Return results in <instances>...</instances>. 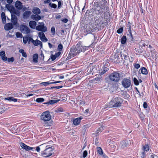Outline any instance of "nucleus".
Masks as SVG:
<instances>
[{
  "instance_id": "7ed1b4c3",
  "label": "nucleus",
  "mask_w": 158,
  "mask_h": 158,
  "mask_svg": "<svg viewBox=\"0 0 158 158\" xmlns=\"http://www.w3.org/2000/svg\"><path fill=\"white\" fill-rule=\"evenodd\" d=\"M123 102L122 99L119 97H116L113 98L109 103V106L110 107H119Z\"/></svg>"
},
{
  "instance_id": "bf43d9fd",
  "label": "nucleus",
  "mask_w": 158,
  "mask_h": 158,
  "mask_svg": "<svg viewBox=\"0 0 158 158\" xmlns=\"http://www.w3.org/2000/svg\"><path fill=\"white\" fill-rule=\"evenodd\" d=\"M62 5V2L60 1L58 2V8L59 9L60 8L61 6Z\"/></svg>"
},
{
  "instance_id": "423d86ee",
  "label": "nucleus",
  "mask_w": 158,
  "mask_h": 158,
  "mask_svg": "<svg viewBox=\"0 0 158 158\" xmlns=\"http://www.w3.org/2000/svg\"><path fill=\"white\" fill-rule=\"evenodd\" d=\"M40 24L36 27V29L37 30L41 31V32H45L47 30V27L44 26V22L39 23Z\"/></svg>"
},
{
  "instance_id": "7c9ffc66",
  "label": "nucleus",
  "mask_w": 158,
  "mask_h": 158,
  "mask_svg": "<svg viewBox=\"0 0 158 158\" xmlns=\"http://www.w3.org/2000/svg\"><path fill=\"white\" fill-rule=\"evenodd\" d=\"M127 41L126 37L125 36H123L121 38V43L122 44H124Z\"/></svg>"
},
{
  "instance_id": "1a4fd4ad",
  "label": "nucleus",
  "mask_w": 158,
  "mask_h": 158,
  "mask_svg": "<svg viewBox=\"0 0 158 158\" xmlns=\"http://www.w3.org/2000/svg\"><path fill=\"white\" fill-rule=\"evenodd\" d=\"M131 81L130 80L127 79H124L122 81V85L125 88L129 87L131 85Z\"/></svg>"
},
{
  "instance_id": "4c0bfd02",
  "label": "nucleus",
  "mask_w": 158,
  "mask_h": 158,
  "mask_svg": "<svg viewBox=\"0 0 158 158\" xmlns=\"http://www.w3.org/2000/svg\"><path fill=\"white\" fill-rule=\"evenodd\" d=\"M151 56L153 59H156L157 58V55L156 52H154L152 53Z\"/></svg>"
},
{
  "instance_id": "052dcab7",
  "label": "nucleus",
  "mask_w": 158,
  "mask_h": 158,
  "mask_svg": "<svg viewBox=\"0 0 158 158\" xmlns=\"http://www.w3.org/2000/svg\"><path fill=\"white\" fill-rule=\"evenodd\" d=\"M145 43H142V45L144 47H145L146 46H148V43L147 41H145Z\"/></svg>"
},
{
  "instance_id": "6ab92c4d",
  "label": "nucleus",
  "mask_w": 158,
  "mask_h": 158,
  "mask_svg": "<svg viewBox=\"0 0 158 158\" xmlns=\"http://www.w3.org/2000/svg\"><path fill=\"white\" fill-rule=\"evenodd\" d=\"M131 23L129 22L127 24V29H128V31L129 32V34H128V35H130L131 38L132 37V35L131 34Z\"/></svg>"
},
{
  "instance_id": "8fccbe9b",
  "label": "nucleus",
  "mask_w": 158,
  "mask_h": 158,
  "mask_svg": "<svg viewBox=\"0 0 158 158\" xmlns=\"http://www.w3.org/2000/svg\"><path fill=\"white\" fill-rule=\"evenodd\" d=\"M50 83V82H42L41 83V84L43 85H44V86H46L49 84H51Z\"/></svg>"
},
{
  "instance_id": "ea45409f",
  "label": "nucleus",
  "mask_w": 158,
  "mask_h": 158,
  "mask_svg": "<svg viewBox=\"0 0 158 158\" xmlns=\"http://www.w3.org/2000/svg\"><path fill=\"white\" fill-rule=\"evenodd\" d=\"M44 101V99L43 98H38L36 100V101L38 102H41Z\"/></svg>"
},
{
  "instance_id": "09e8293b",
  "label": "nucleus",
  "mask_w": 158,
  "mask_h": 158,
  "mask_svg": "<svg viewBox=\"0 0 158 158\" xmlns=\"http://www.w3.org/2000/svg\"><path fill=\"white\" fill-rule=\"evenodd\" d=\"M49 5L52 8H56L57 7L56 5L55 4L50 3Z\"/></svg>"
},
{
  "instance_id": "c756f323",
  "label": "nucleus",
  "mask_w": 158,
  "mask_h": 158,
  "mask_svg": "<svg viewBox=\"0 0 158 158\" xmlns=\"http://www.w3.org/2000/svg\"><path fill=\"white\" fill-rule=\"evenodd\" d=\"M102 81V79L100 78H97L94 79L93 81L94 83H99Z\"/></svg>"
},
{
  "instance_id": "39448f33",
  "label": "nucleus",
  "mask_w": 158,
  "mask_h": 158,
  "mask_svg": "<svg viewBox=\"0 0 158 158\" xmlns=\"http://www.w3.org/2000/svg\"><path fill=\"white\" fill-rule=\"evenodd\" d=\"M121 74L117 72H115L111 73L109 76L110 80L115 82L118 81L120 80Z\"/></svg>"
},
{
  "instance_id": "bb28decb",
  "label": "nucleus",
  "mask_w": 158,
  "mask_h": 158,
  "mask_svg": "<svg viewBox=\"0 0 158 158\" xmlns=\"http://www.w3.org/2000/svg\"><path fill=\"white\" fill-rule=\"evenodd\" d=\"M36 23L35 21H30V28L35 29L36 27Z\"/></svg>"
},
{
  "instance_id": "37998d69",
  "label": "nucleus",
  "mask_w": 158,
  "mask_h": 158,
  "mask_svg": "<svg viewBox=\"0 0 158 158\" xmlns=\"http://www.w3.org/2000/svg\"><path fill=\"white\" fill-rule=\"evenodd\" d=\"M51 32L53 36L55 34V29L54 27H52L51 28Z\"/></svg>"
},
{
  "instance_id": "f8f14e48",
  "label": "nucleus",
  "mask_w": 158,
  "mask_h": 158,
  "mask_svg": "<svg viewBox=\"0 0 158 158\" xmlns=\"http://www.w3.org/2000/svg\"><path fill=\"white\" fill-rule=\"evenodd\" d=\"M4 29L6 31H8L12 29L13 27V25L11 23H7L5 25Z\"/></svg>"
},
{
  "instance_id": "864d4df0",
  "label": "nucleus",
  "mask_w": 158,
  "mask_h": 158,
  "mask_svg": "<svg viewBox=\"0 0 158 158\" xmlns=\"http://www.w3.org/2000/svg\"><path fill=\"white\" fill-rule=\"evenodd\" d=\"M123 27H121L118 29L117 31V32L118 34L121 33L123 31Z\"/></svg>"
},
{
  "instance_id": "f3484780",
  "label": "nucleus",
  "mask_w": 158,
  "mask_h": 158,
  "mask_svg": "<svg viewBox=\"0 0 158 158\" xmlns=\"http://www.w3.org/2000/svg\"><path fill=\"white\" fill-rule=\"evenodd\" d=\"M0 56L4 62H6L7 60V57L5 56V52L4 51H2L0 52Z\"/></svg>"
},
{
  "instance_id": "0eeeda50",
  "label": "nucleus",
  "mask_w": 158,
  "mask_h": 158,
  "mask_svg": "<svg viewBox=\"0 0 158 158\" xmlns=\"http://www.w3.org/2000/svg\"><path fill=\"white\" fill-rule=\"evenodd\" d=\"M107 1L106 0H102L99 3L98 6H97L98 8H99L98 10H100V11L103 12V10L105 8V6L107 3Z\"/></svg>"
},
{
  "instance_id": "5701e85b",
  "label": "nucleus",
  "mask_w": 158,
  "mask_h": 158,
  "mask_svg": "<svg viewBox=\"0 0 158 158\" xmlns=\"http://www.w3.org/2000/svg\"><path fill=\"white\" fill-rule=\"evenodd\" d=\"M4 100H8L9 102H16L17 101V99L11 97L5 98H4Z\"/></svg>"
},
{
  "instance_id": "13d9d810",
  "label": "nucleus",
  "mask_w": 158,
  "mask_h": 158,
  "mask_svg": "<svg viewBox=\"0 0 158 158\" xmlns=\"http://www.w3.org/2000/svg\"><path fill=\"white\" fill-rule=\"evenodd\" d=\"M148 105L147 103L145 102H144L143 104V107L144 108H147Z\"/></svg>"
},
{
  "instance_id": "4d7b16f0",
  "label": "nucleus",
  "mask_w": 158,
  "mask_h": 158,
  "mask_svg": "<svg viewBox=\"0 0 158 158\" xmlns=\"http://www.w3.org/2000/svg\"><path fill=\"white\" fill-rule=\"evenodd\" d=\"M93 64H90V65L88 66L87 67V68L88 69H93L94 68H96V67L93 68Z\"/></svg>"
},
{
  "instance_id": "a18cd8bd",
  "label": "nucleus",
  "mask_w": 158,
  "mask_h": 158,
  "mask_svg": "<svg viewBox=\"0 0 158 158\" xmlns=\"http://www.w3.org/2000/svg\"><path fill=\"white\" fill-rule=\"evenodd\" d=\"M63 48V45L60 44L58 45L57 49L60 51H61L62 50Z\"/></svg>"
},
{
  "instance_id": "4be33fe9",
  "label": "nucleus",
  "mask_w": 158,
  "mask_h": 158,
  "mask_svg": "<svg viewBox=\"0 0 158 158\" xmlns=\"http://www.w3.org/2000/svg\"><path fill=\"white\" fill-rule=\"evenodd\" d=\"M31 19L35 21H38L41 19L40 16L37 15H32L31 16Z\"/></svg>"
},
{
  "instance_id": "e433bc0d",
  "label": "nucleus",
  "mask_w": 158,
  "mask_h": 158,
  "mask_svg": "<svg viewBox=\"0 0 158 158\" xmlns=\"http://www.w3.org/2000/svg\"><path fill=\"white\" fill-rule=\"evenodd\" d=\"M6 109L7 108H5L4 106H1L0 107V113H3Z\"/></svg>"
},
{
  "instance_id": "3c124183",
  "label": "nucleus",
  "mask_w": 158,
  "mask_h": 158,
  "mask_svg": "<svg viewBox=\"0 0 158 158\" xmlns=\"http://www.w3.org/2000/svg\"><path fill=\"white\" fill-rule=\"evenodd\" d=\"M134 67L136 69H138L140 67V65L139 64L135 63L133 64Z\"/></svg>"
},
{
  "instance_id": "dca6fc26",
  "label": "nucleus",
  "mask_w": 158,
  "mask_h": 158,
  "mask_svg": "<svg viewBox=\"0 0 158 158\" xmlns=\"http://www.w3.org/2000/svg\"><path fill=\"white\" fill-rule=\"evenodd\" d=\"M15 6L16 8L18 10H21L23 8V5L22 3L19 1H16Z\"/></svg>"
},
{
  "instance_id": "c9c22d12",
  "label": "nucleus",
  "mask_w": 158,
  "mask_h": 158,
  "mask_svg": "<svg viewBox=\"0 0 158 158\" xmlns=\"http://www.w3.org/2000/svg\"><path fill=\"white\" fill-rule=\"evenodd\" d=\"M60 100L59 99H53L50 100L49 102V103L51 104L59 102Z\"/></svg>"
},
{
  "instance_id": "473e14b6",
  "label": "nucleus",
  "mask_w": 158,
  "mask_h": 158,
  "mask_svg": "<svg viewBox=\"0 0 158 158\" xmlns=\"http://www.w3.org/2000/svg\"><path fill=\"white\" fill-rule=\"evenodd\" d=\"M97 149L98 153L99 155H102L103 154V152L101 148L100 147H98Z\"/></svg>"
},
{
  "instance_id": "49530a36",
  "label": "nucleus",
  "mask_w": 158,
  "mask_h": 158,
  "mask_svg": "<svg viewBox=\"0 0 158 158\" xmlns=\"http://www.w3.org/2000/svg\"><path fill=\"white\" fill-rule=\"evenodd\" d=\"M16 36L17 38H22V34L19 32H17L16 34Z\"/></svg>"
},
{
  "instance_id": "a211bd4d",
  "label": "nucleus",
  "mask_w": 158,
  "mask_h": 158,
  "mask_svg": "<svg viewBox=\"0 0 158 158\" xmlns=\"http://www.w3.org/2000/svg\"><path fill=\"white\" fill-rule=\"evenodd\" d=\"M38 56L37 54H35L33 56V59L31 62L33 63H36L38 62Z\"/></svg>"
},
{
  "instance_id": "9d476101",
  "label": "nucleus",
  "mask_w": 158,
  "mask_h": 158,
  "mask_svg": "<svg viewBox=\"0 0 158 158\" xmlns=\"http://www.w3.org/2000/svg\"><path fill=\"white\" fill-rule=\"evenodd\" d=\"M38 36L41 40L44 42H46L48 41L46 37L44 34L43 32H39Z\"/></svg>"
},
{
  "instance_id": "b1692460",
  "label": "nucleus",
  "mask_w": 158,
  "mask_h": 158,
  "mask_svg": "<svg viewBox=\"0 0 158 158\" xmlns=\"http://www.w3.org/2000/svg\"><path fill=\"white\" fill-rule=\"evenodd\" d=\"M32 12L34 14H35L36 15H38V14H39L40 13V9L39 8L36 7H34L33 9V10H32Z\"/></svg>"
},
{
  "instance_id": "58836bf2",
  "label": "nucleus",
  "mask_w": 158,
  "mask_h": 158,
  "mask_svg": "<svg viewBox=\"0 0 158 158\" xmlns=\"http://www.w3.org/2000/svg\"><path fill=\"white\" fill-rule=\"evenodd\" d=\"M23 42L24 44H26L28 41V43L29 44L30 40H28V38L27 37H24L23 38Z\"/></svg>"
},
{
  "instance_id": "72a5a7b5",
  "label": "nucleus",
  "mask_w": 158,
  "mask_h": 158,
  "mask_svg": "<svg viewBox=\"0 0 158 158\" xmlns=\"http://www.w3.org/2000/svg\"><path fill=\"white\" fill-rule=\"evenodd\" d=\"M149 150V147L148 145H145L143 147V150L144 151L147 152Z\"/></svg>"
},
{
  "instance_id": "603ef678",
  "label": "nucleus",
  "mask_w": 158,
  "mask_h": 158,
  "mask_svg": "<svg viewBox=\"0 0 158 158\" xmlns=\"http://www.w3.org/2000/svg\"><path fill=\"white\" fill-rule=\"evenodd\" d=\"M141 72L143 74H147L148 73L147 70H141Z\"/></svg>"
},
{
  "instance_id": "6e6d98bb",
  "label": "nucleus",
  "mask_w": 158,
  "mask_h": 158,
  "mask_svg": "<svg viewBox=\"0 0 158 158\" xmlns=\"http://www.w3.org/2000/svg\"><path fill=\"white\" fill-rule=\"evenodd\" d=\"M87 152L86 151H84L83 154V158H85L86 156H87Z\"/></svg>"
},
{
  "instance_id": "a19ab883",
  "label": "nucleus",
  "mask_w": 158,
  "mask_h": 158,
  "mask_svg": "<svg viewBox=\"0 0 158 158\" xmlns=\"http://www.w3.org/2000/svg\"><path fill=\"white\" fill-rule=\"evenodd\" d=\"M63 111V108L61 107L58 108L55 110V111L57 113L62 112Z\"/></svg>"
},
{
  "instance_id": "c85d7f7f",
  "label": "nucleus",
  "mask_w": 158,
  "mask_h": 158,
  "mask_svg": "<svg viewBox=\"0 0 158 158\" xmlns=\"http://www.w3.org/2000/svg\"><path fill=\"white\" fill-rule=\"evenodd\" d=\"M30 16V11H25L23 14V18L26 19Z\"/></svg>"
},
{
  "instance_id": "69168bd1",
  "label": "nucleus",
  "mask_w": 158,
  "mask_h": 158,
  "mask_svg": "<svg viewBox=\"0 0 158 158\" xmlns=\"http://www.w3.org/2000/svg\"><path fill=\"white\" fill-rule=\"evenodd\" d=\"M102 131V128H99L97 129V130L96 131L97 134H98L99 132H101Z\"/></svg>"
},
{
  "instance_id": "2eb2a0df",
  "label": "nucleus",
  "mask_w": 158,
  "mask_h": 158,
  "mask_svg": "<svg viewBox=\"0 0 158 158\" xmlns=\"http://www.w3.org/2000/svg\"><path fill=\"white\" fill-rule=\"evenodd\" d=\"M82 119L81 117H78L74 119L73 121V124L76 126L79 125Z\"/></svg>"
},
{
  "instance_id": "ddd939ff",
  "label": "nucleus",
  "mask_w": 158,
  "mask_h": 158,
  "mask_svg": "<svg viewBox=\"0 0 158 158\" xmlns=\"http://www.w3.org/2000/svg\"><path fill=\"white\" fill-rule=\"evenodd\" d=\"M118 58V55L116 53H113L111 56V59L114 62L116 61Z\"/></svg>"
},
{
  "instance_id": "a878e982",
  "label": "nucleus",
  "mask_w": 158,
  "mask_h": 158,
  "mask_svg": "<svg viewBox=\"0 0 158 158\" xmlns=\"http://www.w3.org/2000/svg\"><path fill=\"white\" fill-rule=\"evenodd\" d=\"M121 57L122 59L127 60L128 58V56L127 55V53L125 52L121 54Z\"/></svg>"
},
{
  "instance_id": "393cba45",
  "label": "nucleus",
  "mask_w": 158,
  "mask_h": 158,
  "mask_svg": "<svg viewBox=\"0 0 158 158\" xmlns=\"http://www.w3.org/2000/svg\"><path fill=\"white\" fill-rule=\"evenodd\" d=\"M11 21L14 25L16 24L17 23L16 17L15 15H13L12 14H11Z\"/></svg>"
},
{
  "instance_id": "0e129e2a",
  "label": "nucleus",
  "mask_w": 158,
  "mask_h": 158,
  "mask_svg": "<svg viewBox=\"0 0 158 158\" xmlns=\"http://www.w3.org/2000/svg\"><path fill=\"white\" fill-rule=\"evenodd\" d=\"M63 87L62 86H55L53 87H52V88L53 89V88H56L57 89H59L62 88Z\"/></svg>"
},
{
  "instance_id": "c03bdc74",
  "label": "nucleus",
  "mask_w": 158,
  "mask_h": 158,
  "mask_svg": "<svg viewBox=\"0 0 158 158\" xmlns=\"http://www.w3.org/2000/svg\"><path fill=\"white\" fill-rule=\"evenodd\" d=\"M133 81L134 84L135 85H139V81L136 78L134 77V78Z\"/></svg>"
},
{
  "instance_id": "412c9836",
  "label": "nucleus",
  "mask_w": 158,
  "mask_h": 158,
  "mask_svg": "<svg viewBox=\"0 0 158 158\" xmlns=\"http://www.w3.org/2000/svg\"><path fill=\"white\" fill-rule=\"evenodd\" d=\"M128 145V142L126 140H123L120 143V146L122 148H124Z\"/></svg>"
},
{
  "instance_id": "f257e3e1",
  "label": "nucleus",
  "mask_w": 158,
  "mask_h": 158,
  "mask_svg": "<svg viewBox=\"0 0 158 158\" xmlns=\"http://www.w3.org/2000/svg\"><path fill=\"white\" fill-rule=\"evenodd\" d=\"M88 47V46H83L81 43L79 42L75 47H73L71 48L69 54L71 56L73 57L78 54L81 52L85 51Z\"/></svg>"
},
{
  "instance_id": "de8ad7c7",
  "label": "nucleus",
  "mask_w": 158,
  "mask_h": 158,
  "mask_svg": "<svg viewBox=\"0 0 158 158\" xmlns=\"http://www.w3.org/2000/svg\"><path fill=\"white\" fill-rule=\"evenodd\" d=\"M99 73L100 75H102L105 73L107 71V70H99Z\"/></svg>"
},
{
  "instance_id": "cd10ccee",
  "label": "nucleus",
  "mask_w": 158,
  "mask_h": 158,
  "mask_svg": "<svg viewBox=\"0 0 158 158\" xmlns=\"http://www.w3.org/2000/svg\"><path fill=\"white\" fill-rule=\"evenodd\" d=\"M1 16L2 23H5L6 22V18L5 13L2 12L1 13Z\"/></svg>"
},
{
  "instance_id": "680f3d73",
  "label": "nucleus",
  "mask_w": 158,
  "mask_h": 158,
  "mask_svg": "<svg viewBox=\"0 0 158 158\" xmlns=\"http://www.w3.org/2000/svg\"><path fill=\"white\" fill-rule=\"evenodd\" d=\"M61 54V52H59L55 54V55L57 57H58Z\"/></svg>"
},
{
  "instance_id": "774afa93",
  "label": "nucleus",
  "mask_w": 158,
  "mask_h": 158,
  "mask_svg": "<svg viewBox=\"0 0 158 158\" xmlns=\"http://www.w3.org/2000/svg\"><path fill=\"white\" fill-rule=\"evenodd\" d=\"M61 21L64 23H66L68 21V19H64L61 20Z\"/></svg>"
},
{
  "instance_id": "5fc2aeb1",
  "label": "nucleus",
  "mask_w": 158,
  "mask_h": 158,
  "mask_svg": "<svg viewBox=\"0 0 158 158\" xmlns=\"http://www.w3.org/2000/svg\"><path fill=\"white\" fill-rule=\"evenodd\" d=\"M51 57L52 61L55 60L57 57L55 55H52L51 56Z\"/></svg>"
},
{
  "instance_id": "20e7f679",
  "label": "nucleus",
  "mask_w": 158,
  "mask_h": 158,
  "mask_svg": "<svg viewBox=\"0 0 158 158\" xmlns=\"http://www.w3.org/2000/svg\"><path fill=\"white\" fill-rule=\"evenodd\" d=\"M51 118L52 116L50 112L48 111L43 112L40 116V119L44 122L48 121Z\"/></svg>"
},
{
  "instance_id": "aec40b11",
  "label": "nucleus",
  "mask_w": 158,
  "mask_h": 158,
  "mask_svg": "<svg viewBox=\"0 0 158 158\" xmlns=\"http://www.w3.org/2000/svg\"><path fill=\"white\" fill-rule=\"evenodd\" d=\"M20 145L22 148L24 149L27 151H29L30 150V147L27 146L23 143H20Z\"/></svg>"
},
{
  "instance_id": "e2e57ef3",
  "label": "nucleus",
  "mask_w": 158,
  "mask_h": 158,
  "mask_svg": "<svg viewBox=\"0 0 158 158\" xmlns=\"http://www.w3.org/2000/svg\"><path fill=\"white\" fill-rule=\"evenodd\" d=\"M40 58L42 59L43 60H44V56L43 53H42L40 55Z\"/></svg>"
},
{
  "instance_id": "f704fd0d",
  "label": "nucleus",
  "mask_w": 158,
  "mask_h": 158,
  "mask_svg": "<svg viewBox=\"0 0 158 158\" xmlns=\"http://www.w3.org/2000/svg\"><path fill=\"white\" fill-rule=\"evenodd\" d=\"M36 151L37 152H39L40 151V148L39 147H36V149H35V148H34L30 147V151H34V150Z\"/></svg>"
},
{
  "instance_id": "79ce46f5",
  "label": "nucleus",
  "mask_w": 158,
  "mask_h": 158,
  "mask_svg": "<svg viewBox=\"0 0 158 158\" xmlns=\"http://www.w3.org/2000/svg\"><path fill=\"white\" fill-rule=\"evenodd\" d=\"M14 58L13 57H12L8 58H7V60H6V61H7L9 63L10 62H12L14 61Z\"/></svg>"
},
{
  "instance_id": "f03ea898",
  "label": "nucleus",
  "mask_w": 158,
  "mask_h": 158,
  "mask_svg": "<svg viewBox=\"0 0 158 158\" xmlns=\"http://www.w3.org/2000/svg\"><path fill=\"white\" fill-rule=\"evenodd\" d=\"M40 147L43 146L46 148V149L41 152V155L44 157H48L51 156L53 153V148L52 146L48 145V143H43L40 145Z\"/></svg>"
},
{
  "instance_id": "6e6552de",
  "label": "nucleus",
  "mask_w": 158,
  "mask_h": 158,
  "mask_svg": "<svg viewBox=\"0 0 158 158\" xmlns=\"http://www.w3.org/2000/svg\"><path fill=\"white\" fill-rule=\"evenodd\" d=\"M20 30L24 34H27L29 33L30 30L29 28L26 26L23 25H20Z\"/></svg>"
},
{
  "instance_id": "2f4dec72",
  "label": "nucleus",
  "mask_w": 158,
  "mask_h": 158,
  "mask_svg": "<svg viewBox=\"0 0 158 158\" xmlns=\"http://www.w3.org/2000/svg\"><path fill=\"white\" fill-rule=\"evenodd\" d=\"M19 52L22 54V56L24 57H27V55L23 49H20L19 51Z\"/></svg>"
},
{
  "instance_id": "9b49d317",
  "label": "nucleus",
  "mask_w": 158,
  "mask_h": 158,
  "mask_svg": "<svg viewBox=\"0 0 158 158\" xmlns=\"http://www.w3.org/2000/svg\"><path fill=\"white\" fill-rule=\"evenodd\" d=\"M30 42H32L35 46H37L40 45L41 48L42 47V43L39 40H34L32 38L30 37Z\"/></svg>"
},
{
  "instance_id": "4468645a",
  "label": "nucleus",
  "mask_w": 158,
  "mask_h": 158,
  "mask_svg": "<svg viewBox=\"0 0 158 158\" xmlns=\"http://www.w3.org/2000/svg\"><path fill=\"white\" fill-rule=\"evenodd\" d=\"M6 7L9 10L11 13H13V12L15 13V9L14 7L12 5L10 4H6Z\"/></svg>"
},
{
  "instance_id": "338daca9",
  "label": "nucleus",
  "mask_w": 158,
  "mask_h": 158,
  "mask_svg": "<svg viewBox=\"0 0 158 158\" xmlns=\"http://www.w3.org/2000/svg\"><path fill=\"white\" fill-rule=\"evenodd\" d=\"M146 152L143 151V152H142V155L141 156V157H142L143 158H144L145 156Z\"/></svg>"
}]
</instances>
